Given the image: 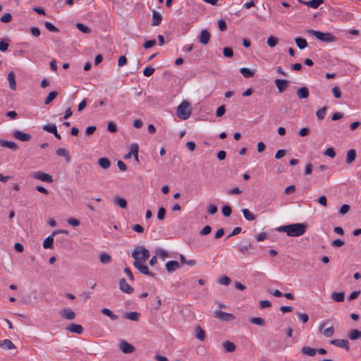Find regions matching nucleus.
<instances>
[{
    "mask_svg": "<svg viewBox=\"0 0 361 361\" xmlns=\"http://www.w3.org/2000/svg\"><path fill=\"white\" fill-rule=\"evenodd\" d=\"M279 232L286 233L289 237H299L307 231V226L304 224L296 223L281 226L276 228Z\"/></svg>",
    "mask_w": 361,
    "mask_h": 361,
    "instance_id": "obj_1",
    "label": "nucleus"
},
{
    "mask_svg": "<svg viewBox=\"0 0 361 361\" xmlns=\"http://www.w3.org/2000/svg\"><path fill=\"white\" fill-rule=\"evenodd\" d=\"M149 251L143 246L135 247L132 252V257L134 259V261H137L138 262H146L149 258Z\"/></svg>",
    "mask_w": 361,
    "mask_h": 361,
    "instance_id": "obj_2",
    "label": "nucleus"
},
{
    "mask_svg": "<svg viewBox=\"0 0 361 361\" xmlns=\"http://www.w3.org/2000/svg\"><path fill=\"white\" fill-rule=\"evenodd\" d=\"M306 32L323 42H334L337 39L331 32H322L314 30H307Z\"/></svg>",
    "mask_w": 361,
    "mask_h": 361,
    "instance_id": "obj_3",
    "label": "nucleus"
},
{
    "mask_svg": "<svg viewBox=\"0 0 361 361\" xmlns=\"http://www.w3.org/2000/svg\"><path fill=\"white\" fill-rule=\"evenodd\" d=\"M190 114L191 109L190 103L187 101H183L177 107V116L182 120H186L190 117Z\"/></svg>",
    "mask_w": 361,
    "mask_h": 361,
    "instance_id": "obj_4",
    "label": "nucleus"
},
{
    "mask_svg": "<svg viewBox=\"0 0 361 361\" xmlns=\"http://www.w3.org/2000/svg\"><path fill=\"white\" fill-rule=\"evenodd\" d=\"M57 233H65L66 235L68 234V231L66 230H58L53 232L52 235L48 236L46 238L43 242V247L45 249H52L54 247V238L53 235Z\"/></svg>",
    "mask_w": 361,
    "mask_h": 361,
    "instance_id": "obj_5",
    "label": "nucleus"
},
{
    "mask_svg": "<svg viewBox=\"0 0 361 361\" xmlns=\"http://www.w3.org/2000/svg\"><path fill=\"white\" fill-rule=\"evenodd\" d=\"M133 266L142 274L149 276L152 277L155 276V274L149 271L147 266L144 264L143 262H138L137 261H134Z\"/></svg>",
    "mask_w": 361,
    "mask_h": 361,
    "instance_id": "obj_6",
    "label": "nucleus"
},
{
    "mask_svg": "<svg viewBox=\"0 0 361 361\" xmlns=\"http://www.w3.org/2000/svg\"><path fill=\"white\" fill-rule=\"evenodd\" d=\"M120 350L126 354L132 353L135 350V348L126 341L122 340L119 343Z\"/></svg>",
    "mask_w": 361,
    "mask_h": 361,
    "instance_id": "obj_7",
    "label": "nucleus"
},
{
    "mask_svg": "<svg viewBox=\"0 0 361 361\" xmlns=\"http://www.w3.org/2000/svg\"><path fill=\"white\" fill-rule=\"evenodd\" d=\"M214 315L216 318L219 319L221 321L229 322L235 319V317L232 314L222 312L220 310L215 311Z\"/></svg>",
    "mask_w": 361,
    "mask_h": 361,
    "instance_id": "obj_8",
    "label": "nucleus"
},
{
    "mask_svg": "<svg viewBox=\"0 0 361 361\" xmlns=\"http://www.w3.org/2000/svg\"><path fill=\"white\" fill-rule=\"evenodd\" d=\"M60 316L66 319L72 320L75 317V313L70 308L66 307L59 312Z\"/></svg>",
    "mask_w": 361,
    "mask_h": 361,
    "instance_id": "obj_9",
    "label": "nucleus"
},
{
    "mask_svg": "<svg viewBox=\"0 0 361 361\" xmlns=\"http://www.w3.org/2000/svg\"><path fill=\"white\" fill-rule=\"evenodd\" d=\"M119 288L122 292L127 294H131L134 292V288L126 282L125 279L119 280Z\"/></svg>",
    "mask_w": 361,
    "mask_h": 361,
    "instance_id": "obj_10",
    "label": "nucleus"
},
{
    "mask_svg": "<svg viewBox=\"0 0 361 361\" xmlns=\"http://www.w3.org/2000/svg\"><path fill=\"white\" fill-rule=\"evenodd\" d=\"M13 136L16 139L19 140L23 141V142L28 141V140H31V138H32V136L30 134L26 133H23V132L20 131L18 130H15L13 132Z\"/></svg>",
    "mask_w": 361,
    "mask_h": 361,
    "instance_id": "obj_11",
    "label": "nucleus"
},
{
    "mask_svg": "<svg viewBox=\"0 0 361 361\" xmlns=\"http://www.w3.org/2000/svg\"><path fill=\"white\" fill-rule=\"evenodd\" d=\"M330 343L336 347L345 348L348 351L350 350L349 341L346 339L331 340Z\"/></svg>",
    "mask_w": 361,
    "mask_h": 361,
    "instance_id": "obj_12",
    "label": "nucleus"
},
{
    "mask_svg": "<svg viewBox=\"0 0 361 361\" xmlns=\"http://www.w3.org/2000/svg\"><path fill=\"white\" fill-rule=\"evenodd\" d=\"M33 177L37 180H40L42 181H44L47 183H51L53 181L52 177L51 175L42 172L38 171L33 174Z\"/></svg>",
    "mask_w": 361,
    "mask_h": 361,
    "instance_id": "obj_13",
    "label": "nucleus"
},
{
    "mask_svg": "<svg viewBox=\"0 0 361 361\" xmlns=\"http://www.w3.org/2000/svg\"><path fill=\"white\" fill-rule=\"evenodd\" d=\"M211 35L207 30H202L199 35V41L202 44H207L209 42Z\"/></svg>",
    "mask_w": 361,
    "mask_h": 361,
    "instance_id": "obj_14",
    "label": "nucleus"
},
{
    "mask_svg": "<svg viewBox=\"0 0 361 361\" xmlns=\"http://www.w3.org/2000/svg\"><path fill=\"white\" fill-rule=\"evenodd\" d=\"M289 81L282 79H276L275 85L279 90V92H283L288 86Z\"/></svg>",
    "mask_w": 361,
    "mask_h": 361,
    "instance_id": "obj_15",
    "label": "nucleus"
},
{
    "mask_svg": "<svg viewBox=\"0 0 361 361\" xmlns=\"http://www.w3.org/2000/svg\"><path fill=\"white\" fill-rule=\"evenodd\" d=\"M66 329L71 333L77 334H82L83 332V327L81 325L73 323L67 326Z\"/></svg>",
    "mask_w": 361,
    "mask_h": 361,
    "instance_id": "obj_16",
    "label": "nucleus"
},
{
    "mask_svg": "<svg viewBox=\"0 0 361 361\" xmlns=\"http://www.w3.org/2000/svg\"><path fill=\"white\" fill-rule=\"evenodd\" d=\"M162 20V16L157 11L154 10L152 12V26H158L161 24Z\"/></svg>",
    "mask_w": 361,
    "mask_h": 361,
    "instance_id": "obj_17",
    "label": "nucleus"
},
{
    "mask_svg": "<svg viewBox=\"0 0 361 361\" xmlns=\"http://www.w3.org/2000/svg\"><path fill=\"white\" fill-rule=\"evenodd\" d=\"M0 145L4 147L9 148L12 150H17L18 147L16 143L13 141H7L0 140Z\"/></svg>",
    "mask_w": 361,
    "mask_h": 361,
    "instance_id": "obj_18",
    "label": "nucleus"
},
{
    "mask_svg": "<svg viewBox=\"0 0 361 361\" xmlns=\"http://www.w3.org/2000/svg\"><path fill=\"white\" fill-rule=\"evenodd\" d=\"M296 94L300 99H307L310 94L309 90L307 87H302L297 90Z\"/></svg>",
    "mask_w": 361,
    "mask_h": 361,
    "instance_id": "obj_19",
    "label": "nucleus"
},
{
    "mask_svg": "<svg viewBox=\"0 0 361 361\" xmlns=\"http://www.w3.org/2000/svg\"><path fill=\"white\" fill-rule=\"evenodd\" d=\"M180 265L177 261L171 260L169 261L166 264V269L169 272H173L178 268H179Z\"/></svg>",
    "mask_w": 361,
    "mask_h": 361,
    "instance_id": "obj_20",
    "label": "nucleus"
},
{
    "mask_svg": "<svg viewBox=\"0 0 361 361\" xmlns=\"http://www.w3.org/2000/svg\"><path fill=\"white\" fill-rule=\"evenodd\" d=\"M97 164L103 169H107L111 166L110 160L108 158H106V157L99 158L98 159V161H97Z\"/></svg>",
    "mask_w": 361,
    "mask_h": 361,
    "instance_id": "obj_21",
    "label": "nucleus"
},
{
    "mask_svg": "<svg viewBox=\"0 0 361 361\" xmlns=\"http://www.w3.org/2000/svg\"><path fill=\"white\" fill-rule=\"evenodd\" d=\"M8 80L10 88L13 90H15L16 89V75L13 71L8 73Z\"/></svg>",
    "mask_w": 361,
    "mask_h": 361,
    "instance_id": "obj_22",
    "label": "nucleus"
},
{
    "mask_svg": "<svg viewBox=\"0 0 361 361\" xmlns=\"http://www.w3.org/2000/svg\"><path fill=\"white\" fill-rule=\"evenodd\" d=\"M56 154L59 157H63L66 158V161L67 162H70L71 161V156L68 153V152L64 149V148H59L56 151Z\"/></svg>",
    "mask_w": 361,
    "mask_h": 361,
    "instance_id": "obj_23",
    "label": "nucleus"
},
{
    "mask_svg": "<svg viewBox=\"0 0 361 361\" xmlns=\"http://www.w3.org/2000/svg\"><path fill=\"white\" fill-rule=\"evenodd\" d=\"M223 348H224V350L226 351H227L228 353H233L236 349V346H235V343L231 341H226L224 342Z\"/></svg>",
    "mask_w": 361,
    "mask_h": 361,
    "instance_id": "obj_24",
    "label": "nucleus"
},
{
    "mask_svg": "<svg viewBox=\"0 0 361 361\" xmlns=\"http://www.w3.org/2000/svg\"><path fill=\"white\" fill-rule=\"evenodd\" d=\"M195 331V337L197 339H199L200 341H204L205 339V336H206L205 331L201 328V326H196Z\"/></svg>",
    "mask_w": 361,
    "mask_h": 361,
    "instance_id": "obj_25",
    "label": "nucleus"
},
{
    "mask_svg": "<svg viewBox=\"0 0 361 361\" xmlns=\"http://www.w3.org/2000/svg\"><path fill=\"white\" fill-rule=\"evenodd\" d=\"M244 218L249 221H254L256 219V216L251 212L248 209H243L242 210Z\"/></svg>",
    "mask_w": 361,
    "mask_h": 361,
    "instance_id": "obj_26",
    "label": "nucleus"
},
{
    "mask_svg": "<svg viewBox=\"0 0 361 361\" xmlns=\"http://www.w3.org/2000/svg\"><path fill=\"white\" fill-rule=\"evenodd\" d=\"M324 0H310L308 1H302L305 5H307L312 8H318L322 4H323Z\"/></svg>",
    "mask_w": 361,
    "mask_h": 361,
    "instance_id": "obj_27",
    "label": "nucleus"
},
{
    "mask_svg": "<svg viewBox=\"0 0 361 361\" xmlns=\"http://www.w3.org/2000/svg\"><path fill=\"white\" fill-rule=\"evenodd\" d=\"M99 257L100 262L104 264H109L112 260L111 255L106 252L101 253Z\"/></svg>",
    "mask_w": 361,
    "mask_h": 361,
    "instance_id": "obj_28",
    "label": "nucleus"
},
{
    "mask_svg": "<svg viewBox=\"0 0 361 361\" xmlns=\"http://www.w3.org/2000/svg\"><path fill=\"white\" fill-rule=\"evenodd\" d=\"M355 158H356V151L353 149H350L347 152L346 160H345L346 164H351L353 161H355Z\"/></svg>",
    "mask_w": 361,
    "mask_h": 361,
    "instance_id": "obj_29",
    "label": "nucleus"
},
{
    "mask_svg": "<svg viewBox=\"0 0 361 361\" xmlns=\"http://www.w3.org/2000/svg\"><path fill=\"white\" fill-rule=\"evenodd\" d=\"M301 351L302 354L309 355L310 357L314 356L317 353V349L308 346L303 347Z\"/></svg>",
    "mask_w": 361,
    "mask_h": 361,
    "instance_id": "obj_30",
    "label": "nucleus"
},
{
    "mask_svg": "<svg viewBox=\"0 0 361 361\" xmlns=\"http://www.w3.org/2000/svg\"><path fill=\"white\" fill-rule=\"evenodd\" d=\"M114 203L123 209H125L127 207L126 200L124 198L118 196L114 198Z\"/></svg>",
    "mask_w": 361,
    "mask_h": 361,
    "instance_id": "obj_31",
    "label": "nucleus"
},
{
    "mask_svg": "<svg viewBox=\"0 0 361 361\" xmlns=\"http://www.w3.org/2000/svg\"><path fill=\"white\" fill-rule=\"evenodd\" d=\"M101 312L109 317L111 320H116L118 319V316L116 314H114L112 311H111L108 308H103L101 310Z\"/></svg>",
    "mask_w": 361,
    "mask_h": 361,
    "instance_id": "obj_32",
    "label": "nucleus"
},
{
    "mask_svg": "<svg viewBox=\"0 0 361 361\" xmlns=\"http://www.w3.org/2000/svg\"><path fill=\"white\" fill-rule=\"evenodd\" d=\"M0 346L8 350L16 348L15 345L10 339H5L1 342H0Z\"/></svg>",
    "mask_w": 361,
    "mask_h": 361,
    "instance_id": "obj_33",
    "label": "nucleus"
},
{
    "mask_svg": "<svg viewBox=\"0 0 361 361\" xmlns=\"http://www.w3.org/2000/svg\"><path fill=\"white\" fill-rule=\"evenodd\" d=\"M295 42L300 49H304L307 47V42L304 38L297 37L295 39Z\"/></svg>",
    "mask_w": 361,
    "mask_h": 361,
    "instance_id": "obj_34",
    "label": "nucleus"
},
{
    "mask_svg": "<svg viewBox=\"0 0 361 361\" xmlns=\"http://www.w3.org/2000/svg\"><path fill=\"white\" fill-rule=\"evenodd\" d=\"M348 337L351 340H357L361 337V331L352 329L348 332Z\"/></svg>",
    "mask_w": 361,
    "mask_h": 361,
    "instance_id": "obj_35",
    "label": "nucleus"
},
{
    "mask_svg": "<svg viewBox=\"0 0 361 361\" xmlns=\"http://www.w3.org/2000/svg\"><path fill=\"white\" fill-rule=\"evenodd\" d=\"M240 73L245 77V78H251L255 74V71L250 70L247 68H241L240 69Z\"/></svg>",
    "mask_w": 361,
    "mask_h": 361,
    "instance_id": "obj_36",
    "label": "nucleus"
},
{
    "mask_svg": "<svg viewBox=\"0 0 361 361\" xmlns=\"http://www.w3.org/2000/svg\"><path fill=\"white\" fill-rule=\"evenodd\" d=\"M331 298L336 302H343L345 298V294L343 292H335L331 294Z\"/></svg>",
    "mask_w": 361,
    "mask_h": 361,
    "instance_id": "obj_37",
    "label": "nucleus"
},
{
    "mask_svg": "<svg viewBox=\"0 0 361 361\" xmlns=\"http://www.w3.org/2000/svg\"><path fill=\"white\" fill-rule=\"evenodd\" d=\"M250 248H253L252 244L250 243L245 245L241 243L238 247V251L242 254H245Z\"/></svg>",
    "mask_w": 361,
    "mask_h": 361,
    "instance_id": "obj_38",
    "label": "nucleus"
},
{
    "mask_svg": "<svg viewBox=\"0 0 361 361\" xmlns=\"http://www.w3.org/2000/svg\"><path fill=\"white\" fill-rule=\"evenodd\" d=\"M75 26L82 33L88 34L91 32V29L81 23H77Z\"/></svg>",
    "mask_w": 361,
    "mask_h": 361,
    "instance_id": "obj_39",
    "label": "nucleus"
},
{
    "mask_svg": "<svg viewBox=\"0 0 361 361\" xmlns=\"http://www.w3.org/2000/svg\"><path fill=\"white\" fill-rule=\"evenodd\" d=\"M57 95L58 92L56 91L50 92L44 100V104L46 105L50 104L57 97Z\"/></svg>",
    "mask_w": 361,
    "mask_h": 361,
    "instance_id": "obj_40",
    "label": "nucleus"
},
{
    "mask_svg": "<svg viewBox=\"0 0 361 361\" xmlns=\"http://www.w3.org/2000/svg\"><path fill=\"white\" fill-rule=\"evenodd\" d=\"M139 313L136 312H131L129 313L125 314L124 317L126 319H130L131 321H137L139 318Z\"/></svg>",
    "mask_w": 361,
    "mask_h": 361,
    "instance_id": "obj_41",
    "label": "nucleus"
},
{
    "mask_svg": "<svg viewBox=\"0 0 361 361\" xmlns=\"http://www.w3.org/2000/svg\"><path fill=\"white\" fill-rule=\"evenodd\" d=\"M335 333V329L333 326L323 330L322 334L326 338L331 337Z\"/></svg>",
    "mask_w": 361,
    "mask_h": 361,
    "instance_id": "obj_42",
    "label": "nucleus"
},
{
    "mask_svg": "<svg viewBox=\"0 0 361 361\" xmlns=\"http://www.w3.org/2000/svg\"><path fill=\"white\" fill-rule=\"evenodd\" d=\"M250 323L258 326H264L265 324V320L262 317H252L250 319Z\"/></svg>",
    "mask_w": 361,
    "mask_h": 361,
    "instance_id": "obj_43",
    "label": "nucleus"
},
{
    "mask_svg": "<svg viewBox=\"0 0 361 361\" xmlns=\"http://www.w3.org/2000/svg\"><path fill=\"white\" fill-rule=\"evenodd\" d=\"M326 112V106L322 107V108L319 109V110H317V111L316 112V116H317L318 120L322 121L325 117Z\"/></svg>",
    "mask_w": 361,
    "mask_h": 361,
    "instance_id": "obj_44",
    "label": "nucleus"
},
{
    "mask_svg": "<svg viewBox=\"0 0 361 361\" xmlns=\"http://www.w3.org/2000/svg\"><path fill=\"white\" fill-rule=\"evenodd\" d=\"M42 129L48 133L53 134L54 133H56L57 128L55 124H47V125H44L42 127Z\"/></svg>",
    "mask_w": 361,
    "mask_h": 361,
    "instance_id": "obj_45",
    "label": "nucleus"
},
{
    "mask_svg": "<svg viewBox=\"0 0 361 361\" xmlns=\"http://www.w3.org/2000/svg\"><path fill=\"white\" fill-rule=\"evenodd\" d=\"M279 42V39L274 36H270L267 39V44L270 47H274Z\"/></svg>",
    "mask_w": 361,
    "mask_h": 361,
    "instance_id": "obj_46",
    "label": "nucleus"
},
{
    "mask_svg": "<svg viewBox=\"0 0 361 361\" xmlns=\"http://www.w3.org/2000/svg\"><path fill=\"white\" fill-rule=\"evenodd\" d=\"M218 282L221 285L228 286L231 283V280L229 277L223 276L218 279Z\"/></svg>",
    "mask_w": 361,
    "mask_h": 361,
    "instance_id": "obj_47",
    "label": "nucleus"
},
{
    "mask_svg": "<svg viewBox=\"0 0 361 361\" xmlns=\"http://www.w3.org/2000/svg\"><path fill=\"white\" fill-rule=\"evenodd\" d=\"M44 26L50 32H59V29L56 26H54L52 23H51L50 22L46 21L44 23Z\"/></svg>",
    "mask_w": 361,
    "mask_h": 361,
    "instance_id": "obj_48",
    "label": "nucleus"
},
{
    "mask_svg": "<svg viewBox=\"0 0 361 361\" xmlns=\"http://www.w3.org/2000/svg\"><path fill=\"white\" fill-rule=\"evenodd\" d=\"M224 56L231 58L233 56V51L231 47H224L223 49Z\"/></svg>",
    "mask_w": 361,
    "mask_h": 361,
    "instance_id": "obj_49",
    "label": "nucleus"
},
{
    "mask_svg": "<svg viewBox=\"0 0 361 361\" xmlns=\"http://www.w3.org/2000/svg\"><path fill=\"white\" fill-rule=\"evenodd\" d=\"M232 209L229 205H225L222 207V213L223 214L228 217L231 214Z\"/></svg>",
    "mask_w": 361,
    "mask_h": 361,
    "instance_id": "obj_50",
    "label": "nucleus"
},
{
    "mask_svg": "<svg viewBox=\"0 0 361 361\" xmlns=\"http://www.w3.org/2000/svg\"><path fill=\"white\" fill-rule=\"evenodd\" d=\"M107 130L110 133H116L117 131V127L116 123L113 121L109 122L107 125Z\"/></svg>",
    "mask_w": 361,
    "mask_h": 361,
    "instance_id": "obj_51",
    "label": "nucleus"
},
{
    "mask_svg": "<svg viewBox=\"0 0 361 361\" xmlns=\"http://www.w3.org/2000/svg\"><path fill=\"white\" fill-rule=\"evenodd\" d=\"M154 68L147 66L144 69L143 74L147 77H149L154 73Z\"/></svg>",
    "mask_w": 361,
    "mask_h": 361,
    "instance_id": "obj_52",
    "label": "nucleus"
},
{
    "mask_svg": "<svg viewBox=\"0 0 361 361\" xmlns=\"http://www.w3.org/2000/svg\"><path fill=\"white\" fill-rule=\"evenodd\" d=\"M0 20L2 23H9L12 20V16L9 13H6L1 16Z\"/></svg>",
    "mask_w": 361,
    "mask_h": 361,
    "instance_id": "obj_53",
    "label": "nucleus"
},
{
    "mask_svg": "<svg viewBox=\"0 0 361 361\" xmlns=\"http://www.w3.org/2000/svg\"><path fill=\"white\" fill-rule=\"evenodd\" d=\"M226 112V108L224 105L220 106L218 107L216 111V117H221Z\"/></svg>",
    "mask_w": 361,
    "mask_h": 361,
    "instance_id": "obj_54",
    "label": "nucleus"
},
{
    "mask_svg": "<svg viewBox=\"0 0 361 361\" xmlns=\"http://www.w3.org/2000/svg\"><path fill=\"white\" fill-rule=\"evenodd\" d=\"M259 304L260 309L270 307L271 306V302L269 300H260Z\"/></svg>",
    "mask_w": 361,
    "mask_h": 361,
    "instance_id": "obj_55",
    "label": "nucleus"
},
{
    "mask_svg": "<svg viewBox=\"0 0 361 361\" xmlns=\"http://www.w3.org/2000/svg\"><path fill=\"white\" fill-rule=\"evenodd\" d=\"M166 210L164 207H160L157 212V218L159 220H163L165 218Z\"/></svg>",
    "mask_w": 361,
    "mask_h": 361,
    "instance_id": "obj_56",
    "label": "nucleus"
},
{
    "mask_svg": "<svg viewBox=\"0 0 361 361\" xmlns=\"http://www.w3.org/2000/svg\"><path fill=\"white\" fill-rule=\"evenodd\" d=\"M8 39H6V41L1 40L0 42V51L4 52L8 49Z\"/></svg>",
    "mask_w": 361,
    "mask_h": 361,
    "instance_id": "obj_57",
    "label": "nucleus"
},
{
    "mask_svg": "<svg viewBox=\"0 0 361 361\" xmlns=\"http://www.w3.org/2000/svg\"><path fill=\"white\" fill-rule=\"evenodd\" d=\"M332 92L336 99H338L341 97V92L338 86H335L332 88Z\"/></svg>",
    "mask_w": 361,
    "mask_h": 361,
    "instance_id": "obj_58",
    "label": "nucleus"
},
{
    "mask_svg": "<svg viewBox=\"0 0 361 361\" xmlns=\"http://www.w3.org/2000/svg\"><path fill=\"white\" fill-rule=\"evenodd\" d=\"M155 44H156V40L155 39H151V40L146 41L144 43L143 47H144L145 49H149V48L154 47Z\"/></svg>",
    "mask_w": 361,
    "mask_h": 361,
    "instance_id": "obj_59",
    "label": "nucleus"
},
{
    "mask_svg": "<svg viewBox=\"0 0 361 361\" xmlns=\"http://www.w3.org/2000/svg\"><path fill=\"white\" fill-rule=\"evenodd\" d=\"M297 314L300 320L302 321L303 323H305L308 321L309 316L307 314L298 312Z\"/></svg>",
    "mask_w": 361,
    "mask_h": 361,
    "instance_id": "obj_60",
    "label": "nucleus"
},
{
    "mask_svg": "<svg viewBox=\"0 0 361 361\" xmlns=\"http://www.w3.org/2000/svg\"><path fill=\"white\" fill-rule=\"evenodd\" d=\"M350 209V206L348 204H344L340 208L339 212L341 214L344 215V214H347L349 212Z\"/></svg>",
    "mask_w": 361,
    "mask_h": 361,
    "instance_id": "obj_61",
    "label": "nucleus"
},
{
    "mask_svg": "<svg viewBox=\"0 0 361 361\" xmlns=\"http://www.w3.org/2000/svg\"><path fill=\"white\" fill-rule=\"evenodd\" d=\"M218 26L221 32L225 31L227 29V25L224 20L221 19L218 21Z\"/></svg>",
    "mask_w": 361,
    "mask_h": 361,
    "instance_id": "obj_62",
    "label": "nucleus"
},
{
    "mask_svg": "<svg viewBox=\"0 0 361 361\" xmlns=\"http://www.w3.org/2000/svg\"><path fill=\"white\" fill-rule=\"evenodd\" d=\"M324 155L326 156H328L331 158H334L335 156H336V152L334 151V149L331 147L330 148H328L325 152H324Z\"/></svg>",
    "mask_w": 361,
    "mask_h": 361,
    "instance_id": "obj_63",
    "label": "nucleus"
},
{
    "mask_svg": "<svg viewBox=\"0 0 361 361\" xmlns=\"http://www.w3.org/2000/svg\"><path fill=\"white\" fill-rule=\"evenodd\" d=\"M227 193L229 195H240L242 193V191L238 187H235L229 190Z\"/></svg>",
    "mask_w": 361,
    "mask_h": 361,
    "instance_id": "obj_64",
    "label": "nucleus"
}]
</instances>
